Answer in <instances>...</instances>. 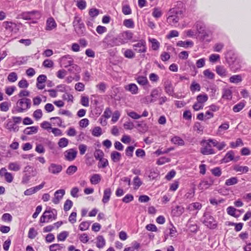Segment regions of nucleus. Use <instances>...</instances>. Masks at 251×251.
<instances>
[{"label":"nucleus","instance_id":"nucleus-30","mask_svg":"<svg viewBox=\"0 0 251 251\" xmlns=\"http://www.w3.org/2000/svg\"><path fill=\"white\" fill-rule=\"evenodd\" d=\"M101 180L100 175L99 174H94L90 178V182L92 184H98Z\"/></svg>","mask_w":251,"mask_h":251},{"label":"nucleus","instance_id":"nucleus-53","mask_svg":"<svg viewBox=\"0 0 251 251\" xmlns=\"http://www.w3.org/2000/svg\"><path fill=\"white\" fill-rule=\"evenodd\" d=\"M196 26L199 33L202 34L204 37L208 36V34L205 31L204 28L202 26V25L198 23L197 24Z\"/></svg>","mask_w":251,"mask_h":251},{"label":"nucleus","instance_id":"nucleus-15","mask_svg":"<svg viewBox=\"0 0 251 251\" xmlns=\"http://www.w3.org/2000/svg\"><path fill=\"white\" fill-rule=\"evenodd\" d=\"M5 128L11 132H16L19 130V126L10 119L7 121Z\"/></svg>","mask_w":251,"mask_h":251},{"label":"nucleus","instance_id":"nucleus-6","mask_svg":"<svg viewBox=\"0 0 251 251\" xmlns=\"http://www.w3.org/2000/svg\"><path fill=\"white\" fill-rule=\"evenodd\" d=\"M133 48L135 51L139 53H145L147 51L146 43L144 40H141L137 43L133 45Z\"/></svg>","mask_w":251,"mask_h":251},{"label":"nucleus","instance_id":"nucleus-55","mask_svg":"<svg viewBox=\"0 0 251 251\" xmlns=\"http://www.w3.org/2000/svg\"><path fill=\"white\" fill-rule=\"evenodd\" d=\"M191 91L194 93L196 91H200L201 90L200 85L197 83L193 82L190 86Z\"/></svg>","mask_w":251,"mask_h":251},{"label":"nucleus","instance_id":"nucleus-47","mask_svg":"<svg viewBox=\"0 0 251 251\" xmlns=\"http://www.w3.org/2000/svg\"><path fill=\"white\" fill-rule=\"evenodd\" d=\"M94 136L99 137L102 134L101 128L100 126L95 127L92 131Z\"/></svg>","mask_w":251,"mask_h":251},{"label":"nucleus","instance_id":"nucleus-21","mask_svg":"<svg viewBox=\"0 0 251 251\" xmlns=\"http://www.w3.org/2000/svg\"><path fill=\"white\" fill-rule=\"evenodd\" d=\"M234 152L232 151H229L227 152L224 158L223 159V162L224 163H227L232 160H234Z\"/></svg>","mask_w":251,"mask_h":251},{"label":"nucleus","instance_id":"nucleus-31","mask_svg":"<svg viewBox=\"0 0 251 251\" xmlns=\"http://www.w3.org/2000/svg\"><path fill=\"white\" fill-rule=\"evenodd\" d=\"M242 81V77L240 75H235L229 78V81L233 83H238Z\"/></svg>","mask_w":251,"mask_h":251},{"label":"nucleus","instance_id":"nucleus-28","mask_svg":"<svg viewBox=\"0 0 251 251\" xmlns=\"http://www.w3.org/2000/svg\"><path fill=\"white\" fill-rule=\"evenodd\" d=\"M165 90L168 95L173 96L174 94V88L171 82H168L165 83Z\"/></svg>","mask_w":251,"mask_h":251},{"label":"nucleus","instance_id":"nucleus-9","mask_svg":"<svg viewBox=\"0 0 251 251\" xmlns=\"http://www.w3.org/2000/svg\"><path fill=\"white\" fill-rule=\"evenodd\" d=\"M203 223L207 227L210 228H215L216 227V223L213 217L208 215L204 214Z\"/></svg>","mask_w":251,"mask_h":251},{"label":"nucleus","instance_id":"nucleus-58","mask_svg":"<svg viewBox=\"0 0 251 251\" xmlns=\"http://www.w3.org/2000/svg\"><path fill=\"white\" fill-rule=\"evenodd\" d=\"M37 235V232L33 228H30L28 233V237L30 239H34Z\"/></svg>","mask_w":251,"mask_h":251},{"label":"nucleus","instance_id":"nucleus-49","mask_svg":"<svg viewBox=\"0 0 251 251\" xmlns=\"http://www.w3.org/2000/svg\"><path fill=\"white\" fill-rule=\"evenodd\" d=\"M230 147L232 148H235L239 146H243V143L242 142V140L240 138H238L236 140V141L235 142H231L230 143Z\"/></svg>","mask_w":251,"mask_h":251},{"label":"nucleus","instance_id":"nucleus-5","mask_svg":"<svg viewBox=\"0 0 251 251\" xmlns=\"http://www.w3.org/2000/svg\"><path fill=\"white\" fill-rule=\"evenodd\" d=\"M77 154V151L76 149H70L64 152V159L69 161H72L75 159Z\"/></svg>","mask_w":251,"mask_h":251},{"label":"nucleus","instance_id":"nucleus-56","mask_svg":"<svg viewBox=\"0 0 251 251\" xmlns=\"http://www.w3.org/2000/svg\"><path fill=\"white\" fill-rule=\"evenodd\" d=\"M53 62L50 59H46L43 62V66L45 68H50L53 66Z\"/></svg>","mask_w":251,"mask_h":251},{"label":"nucleus","instance_id":"nucleus-32","mask_svg":"<svg viewBox=\"0 0 251 251\" xmlns=\"http://www.w3.org/2000/svg\"><path fill=\"white\" fill-rule=\"evenodd\" d=\"M111 158L113 161L117 162L121 159V154L119 152L114 151L111 153Z\"/></svg>","mask_w":251,"mask_h":251},{"label":"nucleus","instance_id":"nucleus-8","mask_svg":"<svg viewBox=\"0 0 251 251\" xmlns=\"http://www.w3.org/2000/svg\"><path fill=\"white\" fill-rule=\"evenodd\" d=\"M3 26L6 30L9 32L17 33L19 31L18 25L15 23L9 21H5L2 23Z\"/></svg>","mask_w":251,"mask_h":251},{"label":"nucleus","instance_id":"nucleus-29","mask_svg":"<svg viewBox=\"0 0 251 251\" xmlns=\"http://www.w3.org/2000/svg\"><path fill=\"white\" fill-rule=\"evenodd\" d=\"M105 244V240L102 236L99 235L97 237V247L100 249L103 248Z\"/></svg>","mask_w":251,"mask_h":251},{"label":"nucleus","instance_id":"nucleus-57","mask_svg":"<svg viewBox=\"0 0 251 251\" xmlns=\"http://www.w3.org/2000/svg\"><path fill=\"white\" fill-rule=\"evenodd\" d=\"M63 248V245L53 244L50 246V251H56Z\"/></svg>","mask_w":251,"mask_h":251},{"label":"nucleus","instance_id":"nucleus-50","mask_svg":"<svg viewBox=\"0 0 251 251\" xmlns=\"http://www.w3.org/2000/svg\"><path fill=\"white\" fill-rule=\"evenodd\" d=\"M73 206V202L70 200H67L64 204V210L67 211L69 210Z\"/></svg>","mask_w":251,"mask_h":251},{"label":"nucleus","instance_id":"nucleus-34","mask_svg":"<svg viewBox=\"0 0 251 251\" xmlns=\"http://www.w3.org/2000/svg\"><path fill=\"white\" fill-rule=\"evenodd\" d=\"M180 19L175 16V15L170 14V15L167 18L168 22L172 25H176Z\"/></svg>","mask_w":251,"mask_h":251},{"label":"nucleus","instance_id":"nucleus-48","mask_svg":"<svg viewBox=\"0 0 251 251\" xmlns=\"http://www.w3.org/2000/svg\"><path fill=\"white\" fill-rule=\"evenodd\" d=\"M77 170L76 166L75 165L70 166L66 170V174L68 175H72L77 171Z\"/></svg>","mask_w":251,"mask_h":251},{"label":"nucleus","instance_id":"nucleus-46","mask_svg":"<svg viewBox=\"0 0 251 251\" xmlns=\"http://www.w3.org/2000/svg\"><path fill=\"white\" fill-rule=\"evenodd\" d=\"M123 25L127 28H133L134 24L133 20L131 19L125 20Z\"/></svg>","mask_w":251,"mask_h":251},{"label":"nucleus","instance_id":"nucleus-64","mask_svg":"<svg viewBox=\"0 0 251 251\" xmlns=\"http://www.w3.org/2000/svg\"><path fill=\"white\" fill-rule=\"evenodd\" d=\"M29 85L27 80L25 79H23L20 80L18 83V86L21 88H27Z\"/></svg>","mask_w":251,"mask_h":251},{"label":"nucleus","instance_id":"nucleus-4","mask_svg":"<svg viewBox=\"0 0 251 251\" xmlns=\"http://www.w3.org/2000/svg\"><path fill=\"white\" fill-rule=\"evenodd\" d=\"M73 25L76 33L79 35H82L85 31V26L82 22L81 18L78 16H75L73 22Z\"/></svg>","mask_w":251,"mask_h":251},{"label":"nucleus","instance_id":"nucleus-54","mask_svg":"<svg viewBox=\"0 0 251 251\" xmlns=\"http://www.w3.org/2000/svg\"><path fill=\"white\" fill-rule=\"evenodd\" d=\"M142 182L138 176H136L133 179L134 189H137L142 185Z\"/></svg>","mask_w":251,"mask_h":251},{"label":"nucleus","instance_id":"nucleus-37","mask_svg":"<svg viewBox=\"0 0 251 251\" xmlns=\"http://www.w3.org/2000/svg\"><path fill=\"white\" fill-rule=\"evenodd\" d=\"M238 182L236 177H232L226 180L225 185L227 186L233 185L237 184Z\"/></svg>","mask_w":251,"mask_h":251},{"label":"nucleus","instance_id":"nucleus-62","mask_svg":"<svg viewBox=\"0 0 251 251\" xmlns=\"http://www.w3.org/2000/svg\"><path fill=\"white\" fill-rule=\"evenodd\" d=\"M124 55L126 57L128 58H133L135 57V53L130 49L126 50L124 53Z\"/></svg>","mask_w":251,"mask_h":251},{"label":"nucleus","instance_id":"nucleus-19","mask_svg":"<svg viewBox=\"0 0 251 251\" xmlns=\"http://www.w3.org/2000/svg\"><path fill=\"white\" fill-rule=\"evenodd\" d=\"M108 45L111 47L117 46L122 45L119 37L118 36L116 37H113L108 41Z\"/></svg>","mask_w":251,"mask_h":251},{"label":"nucleus","instance_id":"nucleus-20","mask_svg":"<svg viewBox=\"0 0 251 251\" xmlns=\"http://www.w3.org/2000/svg\"><path fill=\"white\" fill-rule=\"evenodd\" d=\"M216 71V73L222 77L226 76L227 75V71L224 66H217Z\"/></svg>","mask_w":251,"mask_h":251},{"label":"nucleus","instance_id":"nucleus-2","mask_svg":"<svg viewBox=\"0 0 251 251\" xmlns=\"http://www.w3.org/2000/svg\"><path fill=\"white\" fill-rule=\"evenodd\" d=\"M73 59L69 55L64 56L61 58V65L65 68H67L69 66H71L68 70L69 71H72V69H75L76 71L79 70V67L76 64H74Z\"/></svg>","mask_w":251,"mask_h":251},{"label":"nucleus","instance_id":"nucleus-22","mask_svg":"<svg viewBox=\"0 0 251 251\" xmlns=\"http://www.w3.org/2000/svg\"><path fill=\"white\" fill-rule=\"evenodd\" d=\"M38 127L36 126L27 127L24 130V134L26 135H31L36 133L38 131Z\"/></svg>","mask_w":251,"mask_h":251},{"label":"nucleus","instance_id":"nucleus-1","mask_svg":"<svg viewBox=\"0 0 251 251\" xmlns=\"http://www.w3.org/2000/svg\"><path fill=\"white\" fill-rule=\"evenodd\" d=\"M31 107V100L29 99L24 98L18 100L15 109L12 110V113L15 112L22 113L26 111Z\"/></svg>","mask_w":251,"mask_h":251},{"label":"nucleus","instance_id":"nucleus-3","mask_svg":"<svg viewBox=\"0 0 251 251\" xmlns=\"http://www.w3.org/2000/svg\"><path fill=\"white\" fill-rule=\"evenodd\" d=\"M185 12L184 4L181 2H178L177 6L171 9L169 11L170 14L175 15L179 19L182 18Z\"/></svg>","mask_w":251,"mask_h":251},{"label":"nucleus","instance_id":"nucleus-59","mask_svg":"<svg viewBox=\"0 0 251 251\" xmlns=\"http://www.w3.org/2000/svg\"><path fill=\"white\" fill-rule=\"evenodd\" d=\"M89 226L90 223L88 222H83L80 224L79 228L80 230L84 231L88 229L89 227Z\"/></svg>","mask_w":251,"mask_h":251},{"label":"nucleus","instance_id":"nucleus-39","mask_svg":"<svg viewBox=\"0 0 251 251\" xmlns=\"http://www.w3.org/2000/svg\"><path fill=\"white\" fill-rule=\"evenodd\" d=\"M108 165V160L104 158H102L101 159L99 160L98 166L99 168H104Z\"/></svg>","mask_w":251,"mask_h":251},{"label":"nucleus","instance_id":"nucleus-27","mask_svg":"<svg viewBox=\"0 0 251 251\" xmlns=\"http://www.w3.org/2000/svg\"><path fill=\"white\" fill-rule=\"evenodd\" d=\"M171 141L174 144L177 145L178 146H183L184 145V140L180 137L177 136L173 137Z\"/></svg>","mask_w":251,"mask_h":251},{"label":"nucleus","instance_id":"nucleus-52","mask_svg":"<svg viewBox=\"0 0 251 251\" xmlns=\"http://www.w3.org/2000/svg\"><path fill=\"white\" fill-rule=\"evenodd\" d=\"M227 213L228 215L234 217H237L238 216L236 215L235 212L237 209L232 206H229L226 209Z\"/></svg>","mask_w":251,"mask_h":251},{"label":"nucleus","instance_id":"nucleus-43","mask_svg":"<svg viewBox=\"0 0 251 251\" xmlns=\"http://www.w3.org/2000/svg\"><path fill=\"white\" fill-rule=\"evenodd\" d=\"M229 127V125L228 122H225L224 124H222L218 127V133L219 134H221L222 131L224 130H227L228 129Z\"/></svg>","mask_w":251,"mask_h":251},{"label":"nucleus","instance_id":"nucleus-33","mask_svg":"<svg viewBox=\"0 0 251 251\" xmlns=\"http://www.w3.org/2000/svg\"><path fill=\"white\" fill-rule=\"evenodd\" d=\"M234 170L236 172H241V173H246L249 171V168L248 166L236 165L234 167Z\"/></svg>","mask_w":251,"mask_h":251},{"label":"nucleus","instance_id":"nucleus-45","mask_svg":"<svg viewBox=\"0 0 251 251\" xmlns=\"http://www.w3.org/2000/svg\"><path fill=\"white\" fill-rule=\"evenodd\" d=\"M137 82L141 85H145L148 83V80L146 77L140 76L136 78Z\"/></svg>","mask_w":251,"mask_h":251},{"label":"nucleus","instance_id":"nucleus-23","mask_svg":"<svg viewBox=\"0 0 251 251\" xmlns=\"http://www.w3.org/2000/svg\"><path fill=\"white\" fill-rule=\"evenodd\" d=\"M126 90L130 92L132 94H136L138 93V87L133 83H131L125 87Z\"/></svg>","mask_w":251,"mask_h":251},{"label":"nucleus","instance_id":"nucleus-18","mask_svg":"<svg viewBox=\"0 0 251 251\" xmlns=\"http://www.w3.org/2000/svg\"><path fill=\"white\" fill-rule=\"evenodd\" d=\"M111 195V190L110 188H106L104 190L103 198L102 201L104 203H106L110 200Z\"/></svg>","mask_w":251,"mask_h":251},{"label":"nucleus","instance_id":"nucleus-7","mask_svg":"<svg viewBox=\"0 0 251 251\" xmlns=\"http://www.w3.org/2000/svg\"><path fill=\"white\" fill-rule=\"evenodd\" d=\"M201 144L204 146L201 149V152L203 155L213 154L215 153V151L211 148V146L207 143L206 140H203Z\"/></svg>","mask_w":251,"mask_h":251},{"label":"nucleus","instance_id":"nucleus-60","mask_svg":"<svg viewBox=\"0 0 251 251\" xmlns=\"http://www.w3.org/2000/svg\"><path fill=\"white\" fill-rule=\"evenodd\" d=\"M76 6L80 9H84L86 7V2L84 0H79L77 1Z\"/></svg>","mask_w":251,"mask_h":251},{"label":"nucleus","instance_id":"nucleus-10","mask_svg":"<svg viewBox=\"0 0 251 251\" xmlns=\"http://www.w3.org/2000/svg\"><path fill=\"white\" fill-rule=\"evenodd\" d=\"M62 168L61 165L52 163L49 165L48 171L50 174L58 175L62 171Z\"/></svg>","mask_w":251,"mask_h":251},{"label":"nucleus","instance_id":"nucleus-63","mask_svg":"<svg viewBox=\"0 0 251 251\" xmlns=\"http://www.w3.org/2000/svg\"><path fill=\"white\" fill-rule=\"evenodd\" d=\"M43 114L42 111L41 109H37L36 110L33 114V117L36 120H38L41 118L42 117Z\"/></svg>","mask_w":251,"mask_h":251},{"label":"nucleus","instance_id":"nucleus-26","mask_svg":"<svg viewBox=\"0 0 251 251\" xmlns=\"http://www.w3.org/2000/svg\"><path fill=\"white\" fill-rule=\"evenodd\" d=\"M149 41L151 44V48L154 50H157L160 47L159 42L154 38H150Z\"/></svg>","mask_w":251,"mask_h":251},{"label":"nucleus","instance_id":"nucleus-16","mask_svg":"<svg viewBox=\"0 0 251 251\" xmlns=\"http://www.w3.org/2000/svg\"><path fill=\"white\" fill-rule=\"evenodd\" d=\"M213 180L211 178L208 180H203L200 182L199 187L200 190H205L211 186L213 184Z\"/></svg>","mask_w":251,"mask_h":251},{"label":"nucleus","instance_id":"nucleus-61","mask_svg":"<svg viewBox=\"0 0 251 251\" xmlns=\"http://www.w3.org/2000/svg\"><path fill=\"white\" fill-rule=\"evenodd\" d=\"M62 98L64 100H67L68 102H73L74 97L72 95L66 93L62 96Z\"/></svg>","mask_w":251,"mask_h":251},{"label":"nucleus","instance_id":"nucleus-35","mask_svg":"<svg viewBox=\"0 0 251 251\" xmlns=\"http://www.w3.org/2000/svg\"><path fill=\"white\" fill-rule=\"evenodd\" d=\"M104 152L100 149H96L94 153V156L96 160L101 159L104 156Z\"/></svg>","mask_w":251,"mask_h":251},{"label":"nucleus","instance_id":"nucleus-44","mask_svg":"<svg viewBox=\"0 0 251 251\" xmlns=\"http://www.w3.org/2000/svg\"><path fill=\"white\" fill-rule=\"evenodd\" d=\"M68 235H69L68 232L66 231H63V232L60 233L57 235V240H58V241H63L66 239V238L68 236Z\"/></svg>","mask_w":251,"mask_h":251},{"label":"nucleus","instance_id":"nucleus-40","mask_svg":"<svg viewBox=\"0 0 251 251\" xmlns=\"http://www.w3.org/2000/svg\"><path fill=\"white\" fill-rule=\"evenodd\" d=\"M208 100V96L206 94L199 95L197 97V100L200 103L203 104V103Z\"/></svg>","mask_w":251,"mask_h":251},{"label":"nucleus","instance_id":"nucleus-42","mask_svg":"<svg viewBox=\"0 0 251 251\" xmlns=\"http://www.w3.org/2000/svg\"><path fill=\"white\" fill-rule=\"evenodd\" d=\"M10 103L4 101L0 104V109L2 111L6 112L9 110Z\"/></svg>","mask_w":251,"mask_h":251},{"label":"nucleus","instance_id":"nucleus-12","mask_svg":"<svg viewBox=\"0 0 251 251\" xmlns=\"http://www.w3.org/2000/svg\"><path fill=\"white\" fill-rule=\"evenodd\" d=\"M65 194V191L64 189H59L55 192L54 198L52 201L54 204H58L61 200L63 198Z\"/></svg>","mask_w":251,"mask_h":251},{"label":"nucleus","instance_id":"nucleus-17","mask_svg":"<svg viewBox=\"0 0 251 251\" xmlns=\"http://www.w3.org/2000/svg\"><path fill=\"white\" fill-rule=\"evenodd\" d=\"M56 26V24L53 18H50L47 21L46 29L47 30H51L55 28Z\"/></svg>","mask_w":251,"mask_h":251},{"label":"nucleus","instance_id":"nucleus-41","mask_svg":"<svg viewBox=\"0 0 251 251\" xmlns=\"http://www.w3.org/2000/svg\"><path fill=\"white\" fill-rule=\"evenodd\" d=\"M17 79L18 75L15 72L10 73L7 76V80L11 82H15L17 80Z\"/></svg>","mask_w":251,"mask_h":251},{"label":"nucleus","instance_id":"nucleus-13","mask_svg":"<svg viewBox=\"0 0 251 251\" xmlns=\"http://www.w3.org/2000/svg\"><path fill=\"white\" fill-rule=\"evenodd\" d=\"M43 213L45 214V217L49 222L57 218V212L55 209L46 210Z\"/></svg>","mask_w":251,"mask_h":251},{"label":"nucleus","instance_id":"nucleus-11","mask_svg":"<svg viewBox=\"0 0 251 251\" xmlns=\"http://www.w3.org/2000/svg\"><path fill=\"white\" fill-rule=\"evenodd\" d=\"M133 34L129 31H124L118 35L122 44H124L132 38Z\"/></svg>","mask_w":251,"mask_h":251},{"label":"nucleus","instance_id":"nucleus-38","mask_svg":"<svg viewBox=\"0 0 251 251\" xmlns=\"http://www.w3.org/2000/svg\"><path fill=\"white\" fill-rule=\"evenodd\" d=\"M68 144V139L64 137L60 139L58 143L59 147L61 148L67 147Z\"/></svg>","mask_w":251,"mask_h":251},{"label":"nucleus","instance_id":"nucleus-36","mask_svg":"<svg viewBox=\"0 0 251 251\" xmlns=\"http://www.w3.org/2000/svg\"><path fill=\"white\" fill-rule=\"evenodd\" d=\"M193 42L191 41H179L177 43V46L179 47H182L184 48H187L188 46H193Z\"/></svg>","mask_w":251,"mask_h":251},{"label":"nucleus","instance_id":"nucleus-24","mask_svg":"<svg viewBox=\"0 0 251 251\" xmlns=\"http://www.w3.org/2000/svg\"><path fill=\"white\" fill-rule=\"evenodd\" d=\"M8 168L10 171L17 172L21 169V166L17 162H11L9 164Z\"/></svg>","mask_w":251,"mask_h":251},{"label":"nucleus","instance_id":"nucleus-14","mask_svg":"<svg viewBox=\"0 0 251 251\" xmlns=\"http://www.w3.org/2000/svg\"><path fill=\"white\" fill-rule=\"evenodd\" d=\"M37 14L38 16H40V14L38 11L33 10L29 12H25L22 13L20 16L21 18L25 20H29L33 18L34 15Z\"/></svg>","mask_w":251,"mask_h":251},{"label":"nucleus","instance_id":"nucleus-25","mask_svg":"<svg viewBox=\"0 0 251 251\" xmlns=\"http://www.w3.org/2000/svg\"><path fill=\"white\" fill-rule=\"evenodd\" d=\"M232 91L229 89H224L223 90L222 98L228 100L232 99Z\"/></svg>","mask_w":251,"mask_h":251},{"label":"nucleus","instance_id":"nucleus-51","mask_svg":"<svg viewBox=\"0 0 251 251\" xmlns=\"http://www.w3.org/2000/svg\"><path fill=\"white\" fill-rule=\"evenodd\" d=\"M244 107V103L241 102L233 106V110L235 112H238L240 111Z\"/></svg>","mask_w":251,"mask_h":251}]
</instances>
